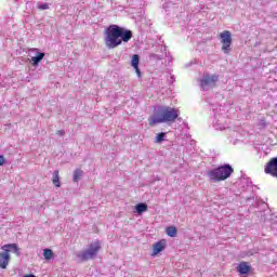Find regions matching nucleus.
Wrapping results in <instances>:
<instances>
[{
  "label": "nucleus",
  "instance_id": "nucleus-1",
  "mask_svg": "<svg viewBox=\"0 0 277 277\" xmlns=\"http://www.w3.org/2000/svg\"><path fill=\"white\" fill-rule=\"evenodd\" d=\"M245 211H248L255 222H271L272 228L277 230V213H272L267 203L254 194L256 186L252 185V181L245 177Z\"/></svg>",
  "mask_w": 277,
  "mask_h": 277
},
{
  "label": "nucleus",
  "instance_id": "nucleus-2",
  "mask_svg": "<svg viewBox=\"0 0 277 277\" xmlns=\"http://www.w3.org/2000/svg\"><path fill=\"white\" fill-rule=\"evenodd\" d=\"M133 38V32L118 25H110L105 29V44L108 49H116L122 42H129Z\"/></svg>",
  "mask_w": 277,
  "mask_h": 277
},
{
  "label": "nucleus",
  "instance_id": "nucleus-3",
  "mask_svg": "<svg viewBox=\"0 0 277 277\" xmlns=\"http://www.w3.org/2000/svg\"><path fill=\"white\" fill-rule=\"evenodd\" d=\"M180 111L176 108L164 106L159 113L154 114L149 119V127H157L163 122L172 123L176 122L180 116Z\"/></svg>",
  "mask_w": 277,
  "mask_h": 277
},
{
  "label": "nucleus",
  "instance_id": "nucleus-4",
  "mask_svg": "<svg viewBox=\"0 0 277 277\" xmlns=\"http://www.w3.org/2000/svg\"><path fill=\"white\" fill-rule=\"evenodd\" d=\"M234 172L235 170L233 167H230V164H224L208 171V176L210 181H213V183H221V181H226V179H229L230 174Z\"/></svg>",
  "mask_w": 277,
  "mask_h": 277
},
{
  "label": "nucleus",
  "instance_id": "nucleus-5",
  "mask_svg": "<svg viewBox=\"0 0 277 277\" xmlns=\"http://www.w3.org/2000/svg\"><path fill=\"white\" fill-rule=\"evenodd\" d=\"M101 252V241L96 240L89 245V248L78 254V259L80 261H90L96 256Z\"/></svg>",
  "mask_w": 277,
  "mask_h": 277
},
{
  "label": "nucleus",
  "instance_id": "nucleus-6",
  "mask_svg": "<svg viewBox=\"0 0 277 277\" xmlns=\"http://www.w3.org/2000/svg\"><path fill=\"white\" fill-rule=\"evenodd\" d=\"M10 249L18 252V247L16 245H4L2 247L4 252L0 253V269H6L8 265H10Z\"/></svg>",
  "mask_w": 277,
  "mask_h": 277
},
{
  "label": "nucleus",
  "instance_id": "nucleus-7",
  "mask_svg": "<svg viewBox=\"0 0 277 277\" xmlns=\"http://www.w3.org/2000/svg\"><path fill=\"white\" fill-rule=\"evenodd\" d=\"M221 43H222V51L224 53H229L230 44H233V37H230V31L224 30L220 34Z\"/></svg>",
  "mask_w": 277,
  "mask_h": 277
},
{
  "label": "nucleus",
  "instance_id": "nucleus-8",
  "mask_svg": "<svg viewBox=\"0 0 277 277\" xmlns=\"http://www.w3.org/2000/svg\"><path fill=\"white\" fill-rule=\"evenodd\" d=\"M265 174H269L277 179V157L272 158L264 168Z\"/></svg>",
  "mask_w": 277,
  "mask_h": 277
},
{
  "label": "nucleus",
  "instance_id": "nucleus-9",
  "mask_svg": "<svg viewBox=\"0 0 277 277\" xmlns=\"http://www.w3.org/2000/svg\"><path fill=\"white\" fill-rule=\"evenodd\" d=\"M219 79H220V77L217 75L210 76L209 74H207L200 80V85H201L202 90H205V88H207V85H215V83H217Z\"/></svg>",
  "mask_w": 277,
  "mask_h": 277
},
{
  "label": "nucleus",
  "instance_id": "nucleus-10",
  "mask_svg": "<svg viewBox=\"0 0 277 277\" xmlns=\"http://www.w3.org/2000/svg\"><path fill=\"white\" fill-rule=\"evenodd\" d=\"M166 250V239H162L153 245V253L151 256H157L159 252H163Z\"/></svg>",
  "mask_w": 277,
  "mask_h": 277
},
{
  "label": "nucleus",
  "instance_id": "nucleus-11",
  "mask_svg": "<svg viewBox=\"0 0 277 277\" xmlns=\"http://www.w3.org/2000/svg\"><path fill=\"white\" fill-rule=\"evenodd\" d=\"M131 66L134 68L136 75L142 77V71H140V55L134 54L132 56Z\"/></svg>",
  "mask_w": 277,
  "mask_h": 277
},
{
  "label": "nucleus",
  "instance_id": "nucleus-12",
  "mask_svg": "<svg viewBox=\"0 0 277 277\" xmlns=\"http://www.w3.org/2000/svg\"><path fill=\"white\" fill-rule=\"evenodd\" d=\"M44 60V53L39 52L36 56H32L30 60L31 66H38Z\"/></svg>",
  "mask_w": 277,
  "mask_h": 277
},
{
  "label": "nucleus",
  "instance_id": "nucleus-13",
  "mask_svg": "<svg viewBox=\"0 0 277 277\" xmlns=\"http://www.w3.org/2000/svg\"><path fill=\"white\" fill-rule=\"evenodd\" d=\"M52 183L56 187H62V183L60 182V170H55L52 177Z\"/></svg>",
  "mask_w": 277,
  "mask_h": 277
},
{
  "label": "nucleus",
  "instance_id": "nucleus-14",
  "mask_svg": "<svg viewBox=\"0 0 277 277\" xmlns=\"http://www.w3.org/2000/svg\"><path fill=\"white\" fill-rule=\"evenodd\" d=\"M43 258L45 259V261H52V259H55V253H53V250L51 249H44Z\"/></svg>",
  "mask_w": 277,
  "mask_h": 277
},
{
  "label": "nucleus",
  "instance_id": "nucleus-15",
  "mask_svg": "<svg viewBox=\"0 0 277 277\" xmlns=\"http://www.w3.org/2000/svg\"><path fill=\"white\" fill-rule=\"evenodd\" d=\"M136 209V213H138V215H142V213L148 211V206L146 203H138L135 206Z\"/></svg>",
  "mask_w": 277,
  "mask_h": 277
},
{
  "label": "nucleus",
  "instance_id": "nucleus-16",
  "mask_svg": "<svg viewBox=\"0 0 277 277\" xmlns=\"http://www.w3.org/2000/svg\"><path fill=\"white\" fill-rule=\"evenodd\" d=\"M83 176V170L81 169H76L74 171V182L75 183H79V181L81 180V177Z\"/></svg>",
  "mask_w": 277,
  "mask_h": 277
},
{
  "label": "nucleus",
  "instance_id": "nucleus-17",
  "mask_svg": "<svg viewBox=\"0 0 277 277\" xmlns=\"http://www.w3.org/2000/svg\"><path fill=\"white\" fill-rule=\"evenodd\" d=\"M166 233L169 237H174L176 235L177 230L174 226H169V227H167Z\"/></svg>",
  "mask_w": 277,
  "mask_h": 277
},
{
  "label": "nucleus",
  "instance_id": "nucleus-18",
  "mask_svg": "<svg viewBox=\"0 0 277 277\" xmlns=\"http://www.w3.org/2000/svg\"><path fill=\"white\" fill-rule=\"evenodd\" d=\"M250 269H252V267L250 265H248L247 262L243 263V276H246L247 274H250Z\"/></svg>",
  "mask_w": 277,
  "mask_h": 277
},
{
  "label": "nucleus",
  "instance_id": "nucleus-19",
  "mask_svg": "<svg viewBox=\"0 0 277 277\" xmlns=\"http://www.w3.org/2000/svg\"><path fill=\"white\" fill-rule=\"evenodd\" d=\"M166 138V133L161 132L156 136V142L161 143Z\"/></svg>",
  "mask_w": 277,
  "mask_h": 277
},
{
  "label": "nucleus",
  "instance_id": "nucleus-20",
  "mask_svg": "<svg viewBox=\"0 0 277 277\" xmlns=\"http://www.w3.org/2000/svg\"><path fill=\"white\" fill-rule=\"evenodd\" d=\"M238 272L240 275H243V262H241L239 265H238Z\"/></svg>",
  "mask_w": 277,
  "mask_h": 277
},
{
  "label": "nucleus",
  "instance_id": "nucleus-21",
  "mask_svg": "<svg viewBox=\"0 0 277 277\" xmlns=\"http://www.w3.org/2000/svg\"><path fill=\"white\" fill-rule=\"evenodd\" d=\"M40 10H49V3H43L38 6Z\"/></svg>",
  "mask_w": 277,
  "mask_h": 277
},
{
  "label": "nucleus",
  "instance_id": "nucleus-22",
  "mask_svg": "<svg viewBox=\"0 0 277 277\" xmlns=\"http://www.w3.org/2000/svg\"><path fill=\"white\" fill-rule=\"evenodd\" d=\"M5 163V157L0 156V166H3Z\"/></svg>",
  "mask_w": 277,
  "mask_h": 277
},
{
  "label": "nucleus",
  "instance_id": "nucleus-23",
  "mask_svg": "<svg viewBox=\"0 0 277 277\" xmlns=\"http://www.w3.org/2000/svg\"><path fill=\"white\" fill-rule=\"evenodd\" d=\"M56 134H57V135H65L66 132H65L64 130H58V131L56 132Z\"/></svg>",
  "mask_w": 277,
  "mask_h": 277
},
{
  "label": "nucleus",
  "instance_id": "nucleus-24",
  "mask_svg": "<svg viewBox=\"0 0 277 277\" xmlns=\"http://www.w3.org/2000/svg\"><path fill=\"white\" fill-rule=\"evenodd\" d=\"M24 277H37L36 275H26Z\"/></svg>",
  "mask_w": 277,
  "mask_h": 277
},
{
  "label": "nucleus",
  "instance_id": "nucleus-25",
  "mask_svg": "<svg viewBox=\"0 0 277 277\" xmlns=\"http://www.w3.org/2000/svg\"><path fill=\"white\" fill-rule=\"evenodd\" d=\"M31 51H38V48H32Z\"/></svg>",
  "mask_w": 277,
  "mask_h": 277
}]
</instances>
